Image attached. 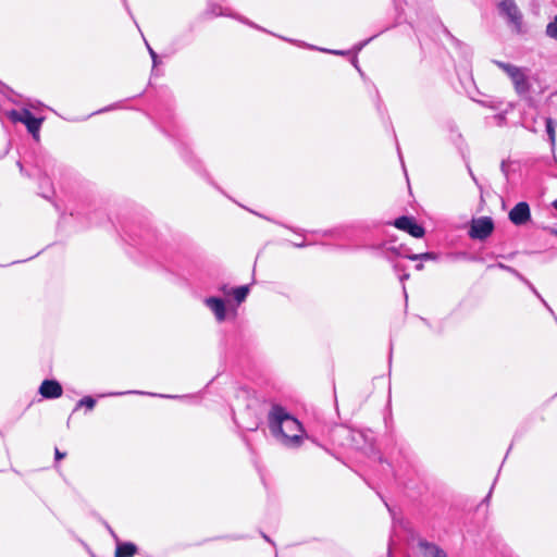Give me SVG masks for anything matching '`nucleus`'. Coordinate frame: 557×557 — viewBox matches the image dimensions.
I'll return each mask as SVG.
<instances>
[{
	"label": "nucleus",
	"instance_id": "nucleus-1",
	"mask_svg": "<svg viewBox=\"0 0 557 557\" xmlns=\"http://www.w3.org/2000/svg\"><path fill=\"white\" fill-rule=\"evenodd\" d=\"M267 424L271 435L287 448H298L306 435L302 423L281 403L265 404Z\"/></svg>",
	"mask_w": 557,
	"mask_h": 557
},
{
	"label": "nucleus",
	"instance_id": "nucleus-2",
	"mask_svg": "<svg viewBox=\"0 0 557 557\" xmlns=\"http://www.w3.org/2000/svg\"><path fill=\"white\" fill-rule=\"evenodd\" d=\"M494 63L509 76L517 94L524 95L529 92L531 85L527 69L502 61H494Z\"/></svg>",
	"mask_w": 557,
	"mask_h": 557
},
{
	"label": "nucleus",
	"instance_id": "nucleus-3",
	"mask_svg": "<svg viewBox=\"0 0 557 557\" xmlns=\"http://www.w3.org/2000/svg\"><path fill=\"white\" fill-rule=\"evenodd\" d=\"M494 230V223L491 218L484 216L472 221L470 236L475 239H485Z\"/></svg>",
	"mask_w": 557,
	"mask_h": 557
},
{
	"label": "nucleus",
	"instance_id": "nucleus-4",
	"mask_svg": "<svg viewBox=\"0 0 557 557\" xmlns=\"http://www.w3.org/2000/svg\"><path fill=\"white\" fill-rule=\"evenodd\" d=\"M500 13L516 26L517 29L521 27L522 15L513 0H502L498 4Z\"/></svg>",
	"mask_w": 557,
	"mask_h": 557
},
{
	"label": "nucleus",
	"instance_id": "nucleus-5",
	"mask_svg": "<svg viewBox=\"0 0 557 557\" xmlns=\"http://www.w3.org/2000/svg\"><path fill=\"white\" fill-rule=\"evenodd\" d=\"M38 393L45 399H57L62 396L63 387L59 381L54 379H46L41 382Z\"/></svg>",
	"mask_w": 557,
	"mask_h": 557
},
{
	"label": "nucleus",
	"instance_id": "nucleus-6",
	"mask_svg": "<svg viewBox=\"0 0 557 557\" xmlns=\"http://www.w3.org/2000/svg\"><path fill=\"white\" fill-rule=\"evenodd\" d=\"M394 226L398 230L409 233L416 238H421L424 235V228L417 224L413 218L400 216L394 221Z\"/></svg>",
	"mask_w": 557,
	"mask_h": 557
},
{
	"label": "nucleus",
	"instance_id": "nucleus-7",
	"mask_svg": "<svg viewBox=\"0 0 557 557\" xmlns=\"http://www.w3.org/2000/svg\"><path fill=\"white\" fill-rule=\"evenodd\" d=\"M509 220L515 225H524L531 219L530 207L527 202L517 203L509 212Z\"/></svg>",
	"mask_w": 557,
	"mask_h": 557
},
{
	"label": "nucleus",
	"instance_id": "nucleus-8",
	"mask_svg": "<svg viewBox=\"0 0 557 557\" xmlns=\"http://www.w3.org/2000/svg\"><path fill=\"white\" fill-rule=\"evenodd\" d=\"M42 122V117H35L27 109L23 110L21 123L26 125L28 132L33 135L35 140H39V129L41 127Z\"/></svg>",
	"mask_w": 557,
	"mask_h": 557
},
{
	"label": "nucleus",
	"instance_id": "nucleus-9",
	"mask_svg": "<svg viewBox=\"0 0 557 557\" xmlns=\"http://www.w3.org/2000/svg\"><path fill=\"white\" fill-rule=\"evenodd\" d=\"M418 548L423 557H448L446 552L438 545L424 539L418 541Z\"/></svg>",
	"mask_w": 557,
	"mask_h": 557
},
{
	"label": "nucleus",
	"instance_id": "nucleus-10",
	"mask_svg": "<svg viewBox=\"0 0 557 557\" xmlns=\"http://www.w3.org/2000/svg\"><path fill=\"white\" fill-rule=\"evenodd\" d=\"M416 326H424L431 333H440L443 329V320L438 315H417Z\"/></svg>",
	"mask_w": 557,
	"mask_h": 557
},
{
	"label": "nucleus",
	"instance_id": "nucleus-11",
	"mask_svg": "<svg viewBox=\"0 0 557 557\" xmlns=\"http://www.w3.org/2000/svg\"><path fill=\"white\" fill-rule=\"evenodd\" d=\"M222 290L227 304H230L231 300L233 299L236 304L239 305L246 299L249 293V287L247 285H243L235 288L223 287Z\"/></svg>",
	"mask_w": 557,
	"mask_h": 557
},
{
	"label": "nucleus",
	"instance_id": "nucleus-12",
	"mask_svg": "<svg viewBox=\"0 0 557 557\" xmlns=\"http://www.w3.org/2000/svg\"><path fill=\"white\" fill-rule=\"evenodd\" d=\"M137 553V546L132 542H116L115 557H133Z\"/></svg>",
	"mask_w": 557,
	"mask_h": 557
},
{
	"label": "nucleus",
	"instance_id": "nucleus-13",
	"mask_svg": "<svg viewBox=\"0 0 557 557\" xmlns=\"http://www.w3.org/2000/svg\"><path fill=\"white\" fill-rule=\"evenodd\" d=\"M208 309L213 311L214 313H225L226 302L221 298L209 297L205 300Z\"/></svg>",
	"mask_w": 557,
	"mask_h": 557
},
{
	"label": "nucleus",
	"instance_id": "nucleus-14",
	"mask_svg": "<svg viewBox=\"0 0 557 557\" xmlns=\"http://www.w3.org/2000/svg\"><path fill=\"white\" fill-rule=\"evenodd\" d=\"M96 399L92 396H84L81 398L74 408V412L81 409L82 407H85L87 410H92L96 406Z\"/></svg>",
	"mask_w": 557,
	"mask_h": 557
},
{
	"label": "nucleus",
	"instance_id": "nucleus-15",
	"mask_svg": "<svg viewBox=\"0 0 557 557\" xmlns=\"http://www.w3.org/2000/svg\"><path fill=\"white\" fill-rule=\"evenodd\" d=\"M546 132L548 134L550 145H552V147H554L556 144V133H555V123L550 117L546 119Z\"/></svg>",
	"mask_w": 557,
	"mask_h": 557
},
{
	"label": "nucleus",
	"instance_id": "nucleus-16",
	"mask_svg": "<svg viewBox=\"0 0 557 557\" xmlns=\"http://www.w3.org/2000/svg\"><path fill=\"white\" fill-rule=\"evenodd\" d=\"M545 33L549 38L557 40V15L547 24Z\"/></svg>",
	"mask_w": 557,
	"mask_h": 557
},
{
	"label": "nucleus",
	"instance_id": "nucleus-17",
	"mask_svg": "<svg viewBox=\"0 0 557 557\" xmlns=\"http://www.w3.org/2000/svg\"><path fill=\"white\" fill-rule=\"evenodd\" d=\"M126 394H147V395H150V393H145V392H140V391H127V392H111V393H107V394H101L99 395V397H115V396H122V395H126ZM157 394H151V396H156Z\"/></svg>",
	"mask_w": 557,
	"mask_h": 557
},
{
	"label": "nucleus",
	"instance_id": "nucleus-18",
	"mask_svg": "<svg viewBox=\"0 0 557 557\" xmlns=\"http://www.w3.org/2000/svg\"><path fill=\"white\" fill-rule=\"evenodd\" d=\"M410 260H429L434 259V255L432 252H424L419 255H411L408 257Z\"/></svg>",
	"mask_w": 557,
	"mask_h": 557
},
{
	"label": "nucleus",
	"instance_id": "nucleus-19",
	"mask_svg": "<svg viewBox=\"0 0 557 557\" xmlns=\"http://www.w3.org/2000/svg\"><path fill=\"white\" fill-rule=\"evenodd\" d=\"M8 116L13 122H21L22 121V116H23V110L21 112L12 110V111L8 112Z\"/></svg>",
	"mask_w": 557,
	"mask_h": 557
},
{
	"label": "nucleus",
	"instance_id": "nucleus-20",
	"mask_svg": "<svg viewBox=\"0 0 557 557\" xmlns=\"http://www.w3.org/2000/svg\"><path fill=\"white\" fill-rule=\"evenodd\" d=\"M102 523L106 527V529L108 530V532L110 533V535L115 540V542H117L119 537L115 534V532L113 531V529L110 527V524L107 521H103Z\"/></svg>",
	"mask_w": 557,
	"mask_h": 557
},
{
	"label": "nucleus",
	"instance_id": "nucleus-21",
	"mask_svg": "<svg viewBox=\"0 0 557 557\" xmlns=\"http://www.w3.org/2000/svg\"><path fill=\"white\" fill-rule=\"evenodd\" d=\"M65 456H66V453H63V451L59 450L58 448L54 449V458L57 461L65 458Z\"/></svg>",
	"mask_w": 557,
	"mask_h": 557
},
{
	"label": "nucleus",
	"instance_id": "nucleus-22",
	"mask_svg": "<svg viewBox=\"0 0 557 557\" xmlns=\"http://www.w3.org/2000/svg\"><path fill=\"white\" fill-rule=\"evenodd\" d=\"M260 535L265 542L270 543L272 546H275V543L272 541V539L263 531H260Z\"/></svg>",
	"mask_w": 557,
	"mask_h": 557
},
{
	"label": "nucleus",
	"instance_id": "nucleus-23",
	"mask_svg": "<svg viewBox=\"0 0 557 557\" xmlns=\"http://www.w3.org/2000/svg\"><path fill=\"white\" fill-rule=\"evenodd\" d=\"M236 315H215L216 322L222 323L226 321L228 318H235Z\"/></svg>",
	"mask_w": 557,
	"mask_h": 557
},
{
	"label": "nucleus",
	"instance_id": "nucleus-24",
	"mask_svg": "<svg viewBox=\"0 0 557 557\" xmlns=\"http://www.w3.org/2000/svg\"><path fill=\"white\" fill-rule=\"evenodd\" d=\"M148 49H149V53H150V55L152 58L153 64L156 65L157 64V58H158L157 53L150 47H148Z\"/></svg>",
	"mask_w": 557,
	"mask_h": 557
},
{
	"label": "nucleus",
	"instance_id": "nucleus-25",
	"mask_svg": "<svg viewBox=\"0 0 557 557\" xmlns=\"http://www.w3.org/2000/svg\"><path fill=\"white\" fill-rule=\"evenodd\" d=\"M492 490L493 487L490 490L488 494L485 496V498L482 500V504H488L490 499H491V496H492Z\"/></svg>",
	"mask_w": 557,
	"mask_h": 557
},
{
	"label": "nucleus",
	"instance_id": "nucleus-26",
	"mask_svg": "<svg viewBox=\"0 0 557 557\" xmlns=\"http://www.w3.org/2000/svg\"><path fill=\"white\" fill-rule=\"evenodd\" d=\"M259 424H260V422H259V421H256V422H253V423H252V425H251V426H248L247 429H248L249 431H256V430L259 428Z\"/></svg>",
	"mask_w": 557,
	"mask_h": 557
},
{
	"label": "nucleus",
	"instance_id": "nucleus-27",
	"mask_svg": "<svg viewBox=\"0 0 557 557\" xmlns=\"http://www.w3.org/2000/svg\"><path fill=\"white\" fill-rule=\"evenodd\" d=\"M160 397H166V398H178V396H172V395H159Z\"/></svg>",
	"mask_w": 557,
	"mask_h": 557
},
{
	"label": "nucleus",
	"instance_id": "nucleus-28",
	"mask_svg": "<svg viewBox=\"0 0 557 557\" xmlns=\"http://www.w3.org/2000/svg\"><path fill=\"white\" fill-rule=\"evenodd\" d=\"M417 269H418V270H422V269H423V264H418V265H417Z\"/></svg>",
	"mask_w": 557,
	"mask_h": 557
},
{
	"label": "nucleus",
	"instance_id": "nucleus-29",
	"mask_svg": "<svg viewBox=\"0 0 557 557\" xmlns=\"http://www.w3.org/2000/svg\"><path fill=\"white\" fill-rule=\"evenodd\" d=\"M553 206L555 209H557V200L554 201Z\"/></svg>",
	"mask_w": 557,
	"mask_h": 557
},
{
	"label": "nucleus",
	"instance_id": "nucleus-30",
	"mask_svg": "<svg viewBox=\"0 0 557 557\" xmlns=\"http://www.w3.org/2000/svg\"><path fill=\"white\" fill-rule=\"evenodd\" d=\"M332 53H335V54H341L342 52L341 51H331Z\"/></svg>",
	"mask_w": 557,
	"mask_h": 557
},
{
	"label": "nucleus",
	"instance_id": "nucleus-31",
	"mask_svg": "<svg viewBox=\"0 0 557 557\" xmlns=\"http://www.w3.org/2000/svg\"><path fill=\"white\" fill-rule=\"evenodd\" d=\"M552 233L557 236V230H553Z\"/></svg>",
	"mask_w": 557,
	"mask_h": 557
},
{
	"label": "nucleus",
	"instance_id": "nucleus-32",
	"mask_svg": "<svg viewBox=\"0 0 557 557\" xmlns=\"http://www.w3.org/2000/svg\"><path fill=\"white\" fill-rule=\"evenodd\" d=\"M555 321H556V323H557V317H556V315H555Z\"/></svg>",
	"mask_w": 557,
	"mask_h": 557
}]
</instances>
